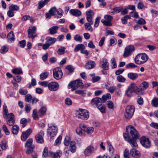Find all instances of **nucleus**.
Listing matches in <instances>:
<instances>
[{
  "label": "nucleus",
  "mask_w": 158,
  "mask_h": 158,
  "mask_svg": "<svg viewBox=\"0 0 158 158\" xmlns=\"http://www.w3.org/2000/svg\"><path fill=\"white\" fill-rule=\"evenodd\" d=\"M36 28L35 26L30 27L28 30V37L30 38L33 39L37 36L36 34H35L36 31Z\"/></svg>",
  "instance_id": "13"
},
{
  "label": "nucleus",
  "mask_w": 158,
  "mask_h": 158,
  "mask_svg": "<svg viewBox=\"0 0 158 158\" xmlns=\"http://www.w3.org/2000/svg\"><path fill=\"white\" fill-rule=\"evenodd\" d=\"M48 156H49V152H48V148L46 147L43 151V157L44 158Z\"/></svg>",
  "instance_id": "60"
},
{
  "label": "nucleus",
  "mask_w": 158,
  "mask_h": 158,
  "mask_svg": "<svg viewBox=\"0 0 158 158\" xmlns=\"http://www.w3.org/2000/svg\"><path fill=\"white\" fill-rule=\"evenodd\" d=\"M32 131L31 129L29 128L26 131H23L21 137V139L23 141H25L31 135Z\"/></svg>",
  "instance_id": "16"
},
{
  "label": "nucleus",
  "mask_w": 158,
  "mask_h": 158,
  "mask_svg": "<svg viewBox=\"0 0 158 158\" xmlns=\"http://www.w3.org/2000/svg\"><path fill=\"white\" fill-rule=\"evenodd\" d=\"M83 130H82L80 128H77L76 129V132L78 135L80 136H83L84 135V133L83 132Z\"/></svg>",
  "instance_id": "63"
},
{
  "label": "nucleus",
  "mask_w": 158,
  "mask_h": 158,
  "mask_svg": "<svg viewBox=\"0 0 158 158\" xmlns=\"http://www.w3.org/2000/svg\"><path fill=\"white\" fill-rule=\"evenodd\" d=\"M63 73L60 68L57 67L53 70V76L54 78L56 80L60 79L62 76Z\"/></svg>",
  "instance_id": "8"
},
{
  "label": "nucleus",
  "mask_w": 158,
  "mask_h": 158,
  "mask_svg": "<svg viewBox=\"0 0 158 158\" xmlns=\"http://www.w3.org/2000/svg\"><path fill=\"white\" fill-rule=\"evenodd\" d=\"M109 64L106 59H103L102 62V66L103 69L107 70L109 69Z\"/></svg>",
  "instance_id": "26"
},
{
  "label": "nucleus",
  "mask_w": 158,
  "mask_h": 158,
  "mask_svg": "<svg viewBox=\"0 0 158 158\" xmlns=\"http://www.w3.org/2000/svg\"><path fill=\"white\" fill-rule=\"evenodd\" d=\"M58 27L57 26H53L51 27L49 29V33L50 34L53 35L56 33L57 30L58 29Z\"/></svg>",
  "instance_id": "29"
},
{
  "label": "nucleus",
  "mask_w": 158,
  "mask_h": 158,
  "mask_svg": "<svg viewBox=\"0 0 158 158\" xmlns=\"http://www.w3.org/2000/svg\"><path fill=\"white\" fill-rule=\"evenodd\" d=\"M3 115L4 118H7L9 116V115L12 113H10L8 114V110L6 104H4L3 106Z\"/></svg>",
  "instance_id": "23"
},
{
  "label": "nucleus",
  "mask_w": 158,
  "mask_h": 158,
  "mask_svg": "<svg viewBox=\"0 0 158 158\" xmlns=\"http://www.w3.org/2000/svg\"><path fill=\"white\" fill-rule=\"evenodd\" d=\"M57 127L55 126H50L48 129L47 132L52 137L55 136L57 134Z\"/></svg>",
  "instance_id": "15"
},
{
  "label": "nucleus",
  "mask_w": 158,
  "mask_h": 158,
  "mask_svg": "<svg viewBox=\"0 0 158 158\" xmlns=\"http://www.w3.org/2000/svg\"><path fill=\"white\" fill-rule=\"evenodd\" d=\"M126 68L127 69L137 67V66L133 63H130L126 65Z\"/></svg>",
  "instance_id": "62"
},
{
  "label": "nucleus",
  "mask_w": 158,
  "mask_h": 158,
  "mask_svg": "<svg viewBox=\"0 0 158 158\" xmlns=\"http://www.w3.org/2000/svg\"><path fill=\"white\" fill-rule=\"evenodd\" d=\"M152 106L154 107H158V98H154L152 100Z\"/></svg>",
  "instance_id": "39"
},
{
  "label": "nucleus",
  "mask_w": 158,
  "mask_h": 158,
  "mask_svg": "<svg viewBox=\"0 0 158 158\" xmlns=\"http://www.w3.org/2000/svg\"><path fill=\"white\" fill-rule=\"evenodd\" d=\"M57 12V10L56 7L54 6L51 8L50 10L49 11V12L52 15H54L56 14V12Z\"/></svg>",
  "instance_id": "54"
},
{
  "label": "nucleus",
  "mask_w": 158,
  "mask_h": 158,
  "mask_svg": "<svg viewBox=\"0 0 158 158\" xmlns=\"http://www.w3.org/2000/svg\"><path fill=\"white\" fill-rule=\"evenodd\" d=\"M135 111V108L132 105L127 106L125 109L124 116L126 119H130L133 115Z\"/></svg>",
  "instance_id": "5"
},
{
  "label": "nucleus",
  "mask_w": 158,
  "mask_h": 158,
  "mask_svg": "<svg viewBox=\"0 0 158 158\" xmlns=\"http://www.w3.org/2000/svg\"><path fill=\"white\" fill-rule=\"evenodd\" d=\"M137 23L139 25H143L146 23V22L144 19L142 18H140L137 21Z\"/></svg>",
  "instance_id": "53"
},
{
  "label": "nucleus",
  "mask_w": 158,
  "mask_h": 158,
  "mask_svg": "<svg viewBox=\"0 0 158 158\" xmlns=\"http://www.w3.org/2000/svg\"><path fill=\"white\" fill-rule=\"evenodd\" d=\"M111 98V96L109 93H107L106 95H104L102 96V98L103 100V103H104L107 99H110Z\"/></svg>",
  "instance_id": "49"
},
{
  "label": "nucleus",
  "mask_w": 158,
  "mask_h": 158,
  "mask_svg": "<svg viewBox=\"0 0 158 158\" xmlns=\"http://www.w3.org/2000/svg\"><path fill=\"white\" fill-rule=\"evenodd\" d=\"M94 13L93 10H90L86 12V18H93Z\"/></svg>",
  "instance_id": "40"
},
{
  "label": "nucleus",
  "mask_w": 158,
  "mask_h": 158,
  "mask_svg": "<svg viewBox=\"0 0 158 158\" xmlns=\"http://www.w3.org/2000/svg\"><path fill=\"white\" fill-rule=\"evenodd\" d=\"M127 77L130 79L134 80L136 79L138 77V76L136 73H130L128 74Z\"/></svg>",
  "instance_id": "24"
},
{
  "label": "nucleus",
  "mask_w": 158,
  "mask_h": 158,
  "mask_svg": "<svg viewBox=\"0 0 158 158\" xmlns=\"http://www.w3.org/2000/svg\"><path fill=\"white\" fill-rule=\"evenodd\" d=\"M49 75V73L48 72H45L41 73L40 75V79L41 80H44L48 77Z\"/></svg>",
  "instance_id": "41"
},
{
  "label": "nucleus",
  "mask_w": 158,
  "mask_h": 158,
  "mask_svg": "<svg viewBox=\"0 0 158 158\" xmlns=\"http://www.w3.org/2000/svg\"><path fill=\"white\" fill-rule=\"evenodd\" d=\"M137 2H138L137 6L138 8L140 10L142 9L144 6V4L140 0H136L135 3H136Z\"/></svg>",
  "instance_id": "37"
},
{
  "label": "nucleus",
  "mask_w": 158,
  "mask_h": 158,
  "mask_svg": "<svg viewBox=\"0 0 158 158\" xmlns=\"http://www.w3.org/2000/svg\"><path fill=\"white\" fill-rule=\"evenodd\" d=\"M46 4H47L43 0L40 1L38 3V8L39 9H40Z\"/></svg>",
  "instance_id": "48"
},
{
  "label": "nucleus",
  "mask_w": 158,
  "mask_h": 158,
  "mask_svg": "<svg viewBox=\"0 0 158 158\" xmlns=\"http://www.w3.org/2000/svg\"><path fill=\"white\" fill-rule=\"evenodd\" d=\"M57 12L58 15V16H57V18H60L63 14V10L60 9H59L57 10Z\"/></svg>",
  "instance_id": "64"
},
{
  "label": "nucleus",
  "mask_w": 158,
  "mask_h": 158,
  "mask_svg": "<svg viewBox=\"0 0 158 158\" xmlns=\"http://www.w3.org/2000/svg\"><path fill=\"white\" fill-rule=\"evenodd\" d=\"M98 109L102 113H105L106 112V107L104 105H100L98 106Z\"/></svg>",
  "instance_id": "51"
},
{
  "label": "nucleus",
  "mask_w": 158,
  "mask_h": 158,
  "mask_svg": "<svg viewBox=\"0 0 158 158\" xmlns=\"http://www.w3.org/2000/svg\"><path fill=\"white\" fill-rule=\"evenodd\" d=\"M62 154V152L60 151H57L56 152H49V156L52 158H60Z\"/></svg>",
  "instance_id": "18"
},
{
  "label": "nucleus",
  "mask_w": 158,
  "mask_h": 158,
  "mask_svg": "<svg viewBox=\"0 0 158 158\" xmlns=\"http://www.w3.org/2000/svg\"><path fill=\"white\" fill-rule=\"evenodd\" d=\"M123 137L125 140L127 141L134 148H136L138 147V145L136 141L137 139L131 138V137L128 136L126 133L123 134Z\"/></svg>",
  "instance_id": "6"
},
{
  "label": "nucleus",
  "mask_w": 158,
  "mask_h": 158,
  "mask_svg": "<svg viewBox=\"0 0 158 158\" xmlns=\"http://www.w3.org/2000/svg\"><path fill=\"white\" fill-rule=\"evenodd\" d=\"M91 25V24H89L88 23H85L84 24V26L85 29L90 32H92L93 31V28L90 26Z\"/></svg>",
  "instance_id": "46"
},
{
  "label": "nucleus",
  "mask_w": 158,
  "mask_h": 158,
  "mask_svg": "<svg viewBox=\"0 0 158 158\" xmlns=\"http://www.w3.org/2000/svg\"><path fill=\"white\" fill-rule=\"evenodd\" d=\"M135 47L132 45H130L125 48L123 54L124 57L126 58L130 56L135 50Z\"/></svg>",
  "instance_id": "7"
},
{
  "label": "nucleus",
  "mask_w": 158,
  "mask_h": 158,
  "mask_svg": "<svg viewBox=\"0 0 158 158\" xmlns=\"http://www.w3.org/2000/svg\"><path fill=\"white\" fill-rule=\"evenodd\" d=\"M47 111V108L45 106L42 107L39 111V115L42 116L46 113Z\"/></svg>",
  "instance_id": "31"
},
{
  "label": "nucleus",
  "mask_w": 158,
  "mask_h": 158,
  "mask_svg": "<svg viewBox=\"0 0 158 158\" xmlns=\"http://www.w3.org/2000/svg\"><path fill=\"white\" fill-rule=\"evenodd\" d=\"M104 18L105 20L102 19L101 20V22L104 25L107 26H111L112 23L111 22L113 19V17L110 15H105Z\"/></svg>",
  "instance_id": "9"
},
{
  "label": "nucleus",
  "mask_w": 158,
  "mask_h": 158,
  "mask_svg": "<svg viewBox=\"0 0 158 158\" xmlns=\"http://www.w3.org/2000/svg\"><path fill=\"white\" fill-rule=\"evenodd\" d=\"M47 42L50 45L54 44L56 41V39L55 38L48 37L46 38Z\"/></svg>",
  "instance_id": "30"
},
{
  "label": "nucleus",
  "mask_w": 158,
  "mask_h": 158,
  "mask_svg": "<svg viewBox=\"0 0 158 158\" xmlns=\"http://www.w3.org/2000/svg\"><path fill=\"white\" fill-rule=\"evenodd\" d=\"M8 50V48L5 46H2L0 49V52L1 54H4Z\"/></svg>",
  "instance_id": "50"
},
{
  "label": "nucleus",
  "mask_w": 158,
  "mask_h": 158,
  "mask_svg": "<svg viewBox=\"0 0 158 158\" xmlns=\"http://www.w3.org/2000/svg\"><path fill=\"white\" fill-rule=\"evenodd\" d=\"M107 148L109 151L112 153H113L114 152V150L113 146L109 141H107Z\"/></svg>",
  "instance_id": "44"
},
{
  "label": "nucleus",
  "mask_w": 158,
  "mask_h": 158,
  "mask_svg": "<svg viewBox=\"0 0 158 158\" xmlns=\"http://www.w3.org/2000/svg\"><path fill=\"white\" fill-rule=\"evenodd\" d=\"M91 103L93 105H95L97 106L101 105L103 103V99L98 97H96L92 99L91 102Z\"/></svg>",
  "instance_id": "17"
},
{
  "label": "nucleus",
  "mask_w": 158,
  "mask_h": 158,
  "mask_svg": "<svg viewBox=\"0 0 158 158\" xmlns=\"http://www.w3.org/2000/svg\"><path fill=\"white\" fill-rule=\"evenodd\" d=\"M140 142L142 146L146 148H148L151 146V143L149 139L145 137H143L140 139Z\"/></svg>",
  "instance_id": "12"
},
{
  "label": "nucleus",
  "mask_w": 158,
  "mask_h": 158,
  "mask_svg": "<svg viewBox=\"0 0 158 158\" xmlns=\"http://www.w3.org/2000/svg\"><path fill=\"white\" fill-rule=\"evenodd\" d=\"M130 154L132 156L136 158L140 157L141 156L139 152L135 148H132L131 150Z\"/></svg>",
  "instance_id": "21"
},
{
  "label": "nucleus",
  "mask_w": 158,
  "mask_h": 158,
  "mask_svg": "<svg viewBox=\"0 0 158 158\" xmlns=\"http://www.w3.org/2000/svg\"><path fill=\"white\" fill-rule=\"evenodd\" d=\"M59 85L56 82H52L48 84V88L51 91L57 90L59 88Z\"/></svg>",
  "instance_id": "14"
},
{
  "label": "nucleus",
  "mask_w": 158,
  "mask_h": 158,
  "mask_svg": "<svg viewBox=\"0 0 158 158\" xmlns=\"http://www.w3.org/2000/svg\"><path fill=\"white\" fill-rule=\"evenodd\" d=\"M79 128L83 130L84 132L88 134L92 133L94 131V128L92 127H87L84 123H80L79 125Z\"/></svg>",
  "instance_id": "10"
},
{
  "label": "nucleus",
  "mask_w": 158,
  "mask_h": 158,
  "mask_svg": "<svg viewBox=\"0 0 158 158\" xmlns=\"http://www.w3.org/2000/svg\"><path fill=\"white\" fill-rule=\"evenodd\" d=\"M135 83H132L128 87L125 93L126 94L128 97H131L133 95L134 92Z\"/></svg>",
  "instance_id": "11"
},
{
  "label": "nucleus",
  "mask_w": 158,
  "mask_h": 158,
  "mask_svg": "<svg viewBox=\"0 0 158 158\" xmlns=\"http://www.w3.org/2000/svg\"><path fill=\"white\" fill-rule=\"evenodd\" d=\"M94 148L91 146H88L85 150L84 154L85 156L90 155L94 152Z\"/></svg>",
  "instance_id": "19"
},
{
  "label": "nucleus",
  "mask_w": 158,
  "mask_h": 158,
  "mask_svg": "<svg viewBox=\"0 0 158 158\" xmlns=\"http://www.w3.org/2000/svg\"><path fill=\"white\" fill-rule=\"evenodd\" d=\"M70 141V138L69 137L66 136L65 137L64 141V143L66 146L69 145Z\"/></svg>",
  "instance_id": "59"
},
{
  "label": "nucleus",
  "mask_w": 158,
  "mask_h": 158,
  "mask_svg": "<svg viewBox=\"0 0 158 158\" xmlns=\"http://www.w3.org/2000/svg\"><path fill=\"white\" fill-rule=\"evenodd\" d=\"M134 89V92L136 94H143V89H141L140 88H139L135 85Z\"/></svg>",
  "instance_id": "43"
},
{
  "label": "nucleus",
  "mask_w": 158,
  "mask_h": 158,
  "mask_svg": "<svg viewBox=\"0 0 158 158\" xmlns=\"http://www.w3.org/2000/svg\"><path fill=\"white\" fill-rule=\"evenodd\" d=\"M149 86V84L148 82L146 81L143 82L139 85V88L141 89L144 90L147 89Z\"/></svg>",
  "instance_id": "35"
},
{
  "label": "nucleus",
  "mask_w": 158,
  "mask_h": 158,
  "mask_svg": "<svg viewBox=\"0 0 158 158\" xmlns=\"http://www.w3.org/2000/svg\"><path fill=\"white\" fill-rule=\"evenodd\" d=\"M126 132L128 136L130 135L132 137V138L138 139L139 138V133L137 130L133 126L129 125L126 127Z\"/></svg>",
  "instance_id": "1"
},
{
  "label": "nucleus",
  "mask_w": 158,
  "mask_h": 158,
  "mask_svg": "<svg viewBox=\"0 0 158 158\" xmlns=\"http://www.w3.org/2000/svg\"><path fill=\"white\" fill-rule=\"evenodd\" d=\"M85 48V46L84 44H78L75 47L74 51L75 52H77L79 50L81 51L83 50Z\"/></svg>",
  "instance_id": "28"
},
{
  "label": "nucleus",
  "mask_w": 158,
  "mask_h": 158,
  "mask_svg": "<svg viewBox=\"0 0 158 158\" xmlns=\"http://www.w3.org/2000/svg\"><path fill=\"white\" fill-rule=\"evenodd\" d=\"M36 141L38 143H44L43 137L40 134H38L35 136Z\"/></svg>",
  "instance_id": "32"
},
{
  "label": "nucleus",
  "mask_w": 158,
  "mask_h": 158,
  "mask_svg": "<svg viewBox=\"0 0 158 158\" xmlns=\"http://www.w3.org/2000/svg\"><path fill=\"white\" fill-rule=\"evenodd\" d=\"M37 110L36 109H34L33 111L32 117L33 118L36 120L39 119V117L37 114Z\"/></svg>",
  "instance_id": "47"
},
{
  "label": "nucleus",
  "mask_w": 158,
  "mask_h": 158,
  "mask_svg": "<svg viewBox=\"0 0 158 158\" xmlns=\"http://www.w3.org/2000/svg\"><path fill=\"white\" fill-rule=\"evenodd\" d=\"M118 81L120 82H124L126 81V79L122 75H119L117 77Z\"/></svg>",
  "instance_id": "57"
},
{
  "label": "nucleus",
  "mask_w": 158,
  "mask_h": 158,
  "mask_svg": "<svg viewBox=\"0 0 158 158\" xmlns=\"http://www.w3.org/2000/svg\"><path fill=\"white\" fill-rule=\"evenodd\" d=\"M96 65V64L93 61L89 60L86 63L85 66V68L89 69L93 68Z\"/></svg>",
  "instance_id": "22"
},
{
  "label": "nucleus",
  "mask_w": 158,
  "mask_h": 158,
  "mask_svg": "<svg viewBox=\"0 0 158 158\" xmlns=\"http://www.w3.org/2000/svg\"><path fill=\"white\" fill-rule=\"evenodd\" d=\"M123 9V8L122 6L117 7L113 8L110 12L111 13L114 14L118 13L121 11Z\"/></svg>",
  "instance_id": "33"
},
{
  "label": "nucleus",
  "mask_w": 158,
  "mask_h": 158,
  "mask_svg": "<svg viewBox=\"0 0 158 158\" xmlns=\"http://www.w3.org/2000/svg\"><path fill=\"white\" fill-rule=\"evenodd\" d=\"M12 72L15 74H19L23 73L21 68H15L12 70Z\"/></svg>",
  "instance_id": "42"
},
{
  "label": "nucleus",
  "mask_w": 158,
  "mask_h": 158,
  "mask_svg": "<svg viewBox=\"0 0 158 158\" xmlns=\"http://www.w3.org/2000/svg\"><path fill=\"white\" fill-rule=\"evenodd\" d=\"M19 127L17 125H15L12 127V132L13 134L17 135L19 132Z\"/></svg>",
  "instance_id": "34"
},
{
  "label": "nucleus",
  "mask_w": 158,
  "mask_h": 158,
  "mask_svg": "<svg viewBox=\"0 0 158 158\" xmlns=\"http://www.w3.org/2000/svg\"><path fill=\"white\" fill-rule=\"evenodd\" d=\"M2 129L5 134L6 135H9L10 134V131L7 129L6 126L5 125H3L2 126Z\"/></svg>",
  "instance_id": "61"
},
{
  "label": "nucleus",
  "mask_w": 158,
  "mask_h": 158,
  "mask_svg": "<svg viewBox=\"0 0 158 158\" xmlns=\"http://www.w3.org/2000/svg\"><path fill=\"white\" fill-rule=\"evenodd\" d=\"M0 146L3 150H6L7 148L6 142L5 140H2L1 141Z\"/></svg>",
  "instance_id": "38"
},
{
  "label": "nucleus",
  "mask_w": 158,
  "mask_h": 158,
  "mask_svg": "<svg viewBox=\"0 0 158 158\" xmlns=\"http://www.w3.org/2000/svg\"><path fill=\"white\" fill-rule=\"evenodd\" d=\"M32 139L31 138L28 139L27 141L25 146L27 147H32Z\"/></svg>",
  "instance_id": "55"
},
{
  "label": "nucleus",
  "mask_w": 158,
  "mask_h": 158,
  "mask_svg": "<svg viewBox=\"0 0 158 158\" xmlns=\"http://www.w3.org/2000/svg\"><path fill=\"white\" fill-rule=\"evenodd\" d=\"M9 9L13 11V10L18 11L19 9V7L17 5H12L9 6Z\"/></svg>",
  "instance_id": "52"
},
{
  "label": "nucleus",
  "mask_w": 158,
  "mask_h": 158,
  "mask_svg": "<svg viewBox=\"0 0 158 158\" xmlns=\"http://www.w3.org/2000/svg\"><path fill=\"white\" fill-rule=\"evenodd\" d=\"M14 115L13 114H11L6 119H8L7 121V124L10 126H12L15 123V120L14 119Z\"/></svg>",
  "instance_id": "20"
},
{
  "label": "nucleus",
  "mask_w": 158,
  "mask_h": 158,
  "mask_svg": "<svg viewBox=\"0 0 158 158\" xmlns=\"http://www.w3.org/2000/svg\"><path fill=\"white\" fill-rule=\"evenodd\" d=\"M68 87L69 89L72 88L71 90L73 91L79 87L82 88L83 87V84L81 80L78 79L71 82L69 84Z\"/></svg>",
  "instance_id": "3"
},
{
  "label": "nucleus",
  "mask_w": 158,
  "mask_h": 158,
  "mask_svg": "<svg viewBox=\"0 0 158 158\" xmlns=\"http://www.w3.org/2000/svg\"><path fill=\"white\" fill-rule=\"evenodd\" d=\"M70 149L73 153L75 152L76 151V147L75 141H72L70 143Z\"/></svg>",
  "instance_id": "27"
},
{
  "label": "nucleus",
  "mask_w": 158,
  "mask_h": 158,
  "mask_svg": "<svg viewBox=\"0 0 158 158\" xmlns=\"http://www.w3.org/2000/svg\"><path fill=\"white\" fill-rule=\"evenodd\" d=\"M74 40L76 41L81 42L82 41V38L79 35H76L74 37Z\"/></svg>",
  "instance_id": "56"
},
{
  "label": "nucleus",
  "mask_w": 158,
  "mask_h": 158,
  "mask_svg": "<svg viewBox=\"0 0 158 158\" xmlns=\"http://www.w3.org/2000/svg\"><path fill=\"white\" fill-rule=\"evenodd\" d=\"M70 13L73 15L78 16L81 15V12L77 9H71L70 10Z\"/></svg>",
  "instance_id": "25"
},
{
  "label": "nucleus",
  "mask_w": 158,
  "mask_h": 158,
  "mask_svg": "<svg viewBox=\"0 0 158 158\" xmlns=\"http://www.w3.org/2000/svg\"><path fill=\"white\" fill-rule=\"evenodd\" d=\"M77 112V116L79 118L86 120L89 117V113L86 110L79 109Z\"/></svg>",
  "instance_id": "4"
},
{
  "label": "nucleus",
  "mask_w": 158,
  "mask_h": 158,
  "mask_svg": "<svg viewBox=\"0 0 158 158\" xmlns=\"http://www.w3.org/2000/svg\"><path fill=\"white\" fill-rule=\"evenodd\" d=\"M66 48L64 47H62L58 49L57 51L58 53L62 55L64 54L65 53V50L66 49Z\"/></svg>",
  "instance_id": "45"
},
{
  "label": "nucleus",
  "mask_w": 158,
  "mask_h": 158,
  "mask_svg": "<svg viewBox=\"0 0 158 158\" xmlns=\"http://www.w3.org/2000/svg\"><path fill=\"white\" fill-rule=\"evenodd\" d=\"M7 38L10 41H13L15 39V37L14 35L13 31H10L7 35Z\"/></svg>",
  "instance_id": "36"
},
{
  "label": "nucleus",
  "mask_w": 158,
  "mask_h": 158,
  "mask_svg": "<svg viewBox=\"0 0 158 158\" xmlns=\"http://www.w3.org/2000/svg\"><path fill=\"white\" fill-rule=\"evenodd\" d=\"M148 58V57L146 54H139L135 56L134 61L136 64L140 65L145 63Z\"/></svg>",
  "instance_id": "2"
},
{
  "label": "nucleus",
  "mask_w": 158,
  "mask_h": 158,
  "mask_svg": "<svg viewBox=\"0 0 158 158\" xmlns=\"http://www.w3.org/2000/svg\"><path fill=\"white\" fill-rule=\"evenodd\" d=\"M20 123L23 125L22 127H24L27 124V120L25 118H22L21 119Z\"/></svg>",
  "instance_id": "58"
}]
</instances>
